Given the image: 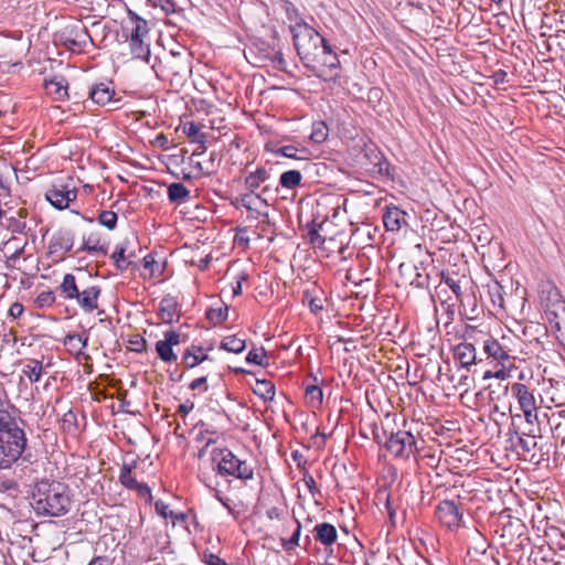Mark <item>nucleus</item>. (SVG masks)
<instances>
[{
  "label": "nucleus",
  "instance_id": "5fc2aeb1",
  "mask_svg": "<svg viewBox=\"0 0 565 565\" xmlns=\"http://www.w3.org/2000/svg\"><path fill=\"white\" fill-rule=\"evenodd\" d=\"M138 493L139 497L146 500V502L152 501L151 489L147 483L140 482L137 488L134 489Z\"/></svg>",
  "mask_w": 565,
  "mask_h": 565
},
{
  "label": "nucleus",
  "instance_id": "6e6552de",
  "mask_svg": "<svg viewBox=\"0 0 565 565\" xmlns=\"http://www.w3.org/2000/svg\"><path fill=\"white\" fill-rule=\"evenodd\" d=\"M480 335L487 337L481 330L473 326H467L463 332V342L454 348V358L459 362L461 367L469 369L477 364V352L472 341H478Z\"/></svg>",
  "mask_w": 565,
  "mask_h": 565
},
{
  "label": "nucleus",
  "instance_id": "4c0bfd02",
  "mask_svg": "<svg viewBox=\"0 0 565 565\" xmlns=\"http://www.w3.org/2000/svg\"><path fill=\"white\" fill-rule=\"evenodd\" d=\"M97 221L107 230L113 231L117 226L118 216L114 211H100Z\"/></svg>",
  "mask_w": 565,
  "mask_h": 565
},
{
  "label": "nucleus",
  "instance_id": "1a4fd4ad",
  "mask_svg": "<svg viewBox=\"0 0 565 565\" xmlns=\"http://www.w3.org/2000/svg\"><path fill=\"white\" fill-rule=\"evenodd\" d=\"M157 77L168 79L172 77H183L190 72V58L188 54H175L174 57H164L152 64Z\"/></svg>",
  "mask_w": 565,
  "mask_h": 565
},
{
  "label": "nucleus",
  "instance_id": "e2e57ef3",
  "mask_svg": "<svg viewBox=\"0 0 565 565\" xmlns=\"http://www.w3.org/2000/svg\"><path fill=\"white\" fill-rule=\"evenodd\" d=\"M239 202L246 210H253V204L255 203L254 193L249 192L243 194L239 199Z\"/></svg>",
  "mask_w": 565,
  "mask_h": 565
},
{
  "label": "nucleus",
  "instance_id": "a878e982",
  "mask_svg": "<svg viewBox=\"0 0 565 565\" xmlns=\"http://www.w3.org/2000/svg\"><path fill=\"white\" fill-rule=\"evenodd\" d=\"M45 89L47 94L52 95L56 100H64L67 94V82L64 77H54L45 81Z\"/></svg>",
  "mask_w": 565,
  "mask_h": 565
},
{
  "label": "nucleus",
  "instance_id": "603ef678",
  "mask_svg": "<svg viewBox=\"0 0 565 565\" xmlns=\"http://www.w3.org/2000/svg\"><path fill=\"white\" fill-rule=\"evenodd\" d=\"M156 512L162 516L163 519H168L169 516H174V512L169 509V505L164 503L162 500H158L154 503Z\"/></svg>",
  "mask_w": 565,
  "mask_h": 565
},
{
  "label": "nucleus",
  "instance_id": "bf43d9fd",
  "mask_svg": "<svg viewBox=\"0 0 565 565\" xmlns=\"http://www.w3.org/2000/svg\"><path fill=\"white\" fill-rule=\"evenodd\" d=\"M309 237H310V243L313 244L315 246H321L326 242V238L323 236H321V234L319 233V231L317 228H311L309 231Z\"/></svg>",
  "mask_w": 565,
  "mask_h": 565
},
{
  "label": "nucleus",
  "instance_id": "20e7f679",
  "mask_svg": "<svg viewBox=\"0 0 565 565\" xmlns=\"http://www.w3.org/2000/svg\"><path fill=\"white\" fill-rule=\"evenodd\" d=\"M541 303L551 331L565 343V300L559 290L547 286L542 290Z\"/></svg>",
  "mask_w": 565,
  "mask_h": 565
},
{
  "label": "nucleus",
  "instance_id": "4468645a",
  "mask_svg": "<svg viewBox=\"0 0 565 565\" xmlns=\"http://www.w3.org/2000/svg\"><path fill=\"white\" fill-rule=\"evenodd\" d=\"M46 200L57 210L66 209L77 198L76 189H68L67 185H53L45 193Z\"/></svg>",
  "mask_w": 565,
  "mask_h": 565
},
{
  "label": "nucleus",
  "instance_id": "cd10ccee",
  "mask_svg": "<svg viewBox=\"0 0 565 565\" xmlns=\"http://www.w3.org/2000/svg\"><path fill=\"white\" fill-rule=\"evenodd\" d=\"M168 199L171 203L182 204L190 199V191L182 183H171L168 186Z\"/></svg>",
  "mask_w": 565,
  "mask_h": 565
},
{
  "label": "nucleus",
  "instance_id": "4be33fe9",
  "mask_svg": "<svg viewBox=\"0 0 565 565\" xmlns=\"http://www.w3.org/2000/svg\"><path fill=\"white\" fill-rule=\"evenodd\" d=\"M22 375L28 377L31 383H36L41 380L44 365L41 360L26 358L21 361Z\"/></svg>",
  "mask_w": 565,
  "mask_h": 565
},
{
  "label": "nucleus",
  "instance_id": "79ce46f5",
  "mask_svg": "<svg viewBox=\"0 0 565 565\" xmlns=\"http://www.w3.org/2000/svg\"><path fill=\"white\" fill-rule=\"evenodd\" d=\"M55 302V294L52 290H45L38 295L34 305L39 309L53 306Z\"/></svg>",
  "mask_w": 565,
  "mask_h": 565
},
{
  "label": "nucleus",
  "instance_id": "bb28decb",
  "mask_svg": "<svg viewBox=\"0 0 565 565\" xmlns=\"http://www.w3.org/2000/svg\"><path fill=\"white\" fill-rule=\"evenodd\" d=\"M130 53L135 58H140L149 63L150 45L145 40L129 38Z\"/></svg>",
  "mask_w": 565,
  "mask_h": 565
},
{
  "label": "nucleus",
  "instance_id": "7ed1b4c3",
  "mask_svg": "<svg viewBox=\"0 0 565 565\" xmlns=\"http://www.w3.org/2000/svg\"><path fill=\"white\" fill-rule=\"evenodd\" d=\"M68 488L61 482L41 481L33 492V507L38 514L61 516L68 512Z\"/></svg>",
  "mask_w": 565,
  "mask_h": 565
},
{
  "label": "nucleus",
  "instance_id": "37998d69",
  "mask_svg": "<svg viewBox=\"0 0 565 565\" xmlns=\"http://www.w3.org/2000/svg\"><path fill=\"white\" fill-rule=\"evenodd\" d=\"M372 437L377 445H383L388 437L387 431L376 422L370 424Z\"/></svg>",
  "mask_w": 565,
  "mask_h": 565
},
{
  "label": "nucleus",
  "instance_id": "864d4df0",
  "mask_svg": "<svg viewBox=\"0 0 565 565\" xmlns=\"http://www.w3.org/2000/svg\"><path fill=\"white\" fill-rule=\"evenodd\" d=\"M189 388L191 391H201V392H206L209 390V386H207V377L206 376H200L195 380H193L190 384H189Z\"/></svg>",
  "mask_w": 565,
  "mask_h": 565
},
{
  "label": "nucleus",
  "instance_id": "a19ab883",
  "mask_svg": "<svg viewBox=\"0 0 565 565\" xmlns=\"http://www.w3.org/2000/svg\"><path fill=\"white\" fill-rule=\"evenodd\" d=\"M306 397L312 406H320L323 393L320 386L312 384L306 387Z\"/></svg>",
  "mask_w": 565,
  "mask_h": 565
},
{
  "label": "nucleus",
  "instance_id": "a211bd4d",
  "mask_svg": "<svg viewBox=\"0 0 565 565\" xmlns=\"http://www.w3.org/2000/svg\"><path fill=\"white\" fill-rule=\"evenodd\" d=\"M266 149L276 156H282L295 160H307L310 157V151L306 147H296L294 145L277 147L273 143H267Z\"/></svg>",
  "mask_w": 565,
  "mask_h": 565
},
{
  "label": "nucleus",
  "instance_id": "7c9ffc66",
  "mask_svg": "<svg viewBox=\"0 0 565 565\" xmlns=\"http://www.w3.org/2000/svg\"><path fill=\"white\" fill-rule=\"evenodd\" d=\"M302 174L298 170H288L281 173L279 185L285 189L292 190L301 184Z\"/></svg>",
  "mask_w": 565,
  "mask_h": 565
},
{
  "label": "nucleus",
  "instance_id": "6e6d98bb",
  "mask_svg": "<svg viewBox=\"0 0 565 565\" xmlns=\"http://www.w3.org/2000/svg\"><path fill=\"white\" fill-rule=\"evenodd\" d=\"M429 276L427 274L416 273V276L411 280V285L416 288H427Z\"/></svg>",
  "mask_w": 565,
  "mask_h": 565
},
{
  "label": "nucleus",
  "instance_id": "052dcab7",
  "mask_svg": "<svg viewBox=\"0 0 565 565\" xmlns=\"http://www.w3.org/2000/svg\"><path fill=\"white\" fill-rule=\"evenodd\" d=\"M303 482L312 495H315L316 492H319L317 484H316V480L310 473H308V472L303 473Z\"/></svg>",
  "mask_w": 565,
  "mask_h": 565
},
{
  "label": "nucleus",
  "instance_id": "423d86ee",
  "mask_svg": "<svg viewBox=\"0 0 565 565\" xmlns=\"http://www.w3.org/2000/svg\"><path fill=\"white\" fill-rule=\"evenodd\" d=\"M212 460L217 462L216 471L223 477L232 476L243 481L252 480L254 477V469L227 448L213 449Z\"/></svg>",
  "mask_w": 565,
  "mask_h": 565
},
{
  "label": "nucleus",
  "instance_id": "393cba45",
  "mask_svg": "<svg viewBox=\"0 0 565 565\" xmlns=\"http://www.w3.org/2000/svg\"><path fill=\"white\" fill-rule=\"evenodd\" d=\"M269 178V171L264 167H260L245 177L244 185L249 192L254 193L260 184L265 183Z\"/></svg>",
  "mask_w": 565,
  "mask_h": 565
},
{
  "label": "nucleus",
  "instance_id": "f257e3e1",
  "mask_svg": "<svg viewBox=\"0 0 565 565\" xmlns=\"http://www.w3.org/2000/svg\"><path fill=\"white\" fill-rule=\"evenodd\" d=\"M287 14L290 21L295 20L289 30L302 65L323 81L335 78L340 61L333 47L313 26L298 18L296 9L291 12L288 9Z\"/></svg>",
  "mask_w": 565,
  "mask_h": 565
},
{
  "label": "nucleus",
  "instance_id": "b1692460",
  "mask_svg": "<svg viewBox=\"0 0 565 565\" xmlns=\"http://www.w3.org/2000/svg\"><path fill=\"white\" fill-rule=\"evenodd\" d=\"M319 294H322V290L315 284L303 290V301L308 302L310 311L315 315L323 310V298Z\"/></svg>",
  "mask_w": 565,
  "mask_h": 565
},
{
  "label": "nucleus",
  "instance_id": "9b49d317",
  "mask_svg": "<svg viewBox=\"0 0 565 565\" xmlns=\"http://www.w3.org/2000/svg\"><path fill=\"white\" fill-rule=\"evenodd\" d=\"M483 352L497 362V365H513L512 350L493 337L483 339Z\"/></svg>",
  "mask_w": 565,
  "mask_h": 565
},
{
  "label": "nucleus",
  "instance_id": "c9c22d12",
  "mask_svg": "<svg viewBox=\"0 0 565 565\" xmlns=\"http://www.w3.org/2000/svg\"><path fill=\"white\" fill-rule=\"evenodd\" d=\"M18 241L19 239L17 237H11L4 245L7 248L12 249V254L7 257V268L10 267L9 262H15L24 253L26 242L22 245H19Z\"/></svg>",
  "mask_w": 565,
  "mask_h": 565
},
{
  "label": "nucleus",
  "instance_id": "2f4dec72",
  "mask_svg": "<svg viewBox=\"0 0 565 565\" xmlns=\"http://www.w3.org/2000/svg\"><path fill=\"white\" fill-rule=\"evenodd\" d=\"M245 348V340L237 338L236 335L226 337L221 342V349L233 353H241Z\"/></svg>",
  "mask_w": 565,
  "mask_h": 565
},
{
  "label": "nucleus",
  "instance_id": "ddd939ff",
  "mask_svg": "<svg viewBox=\"0 0 565 565\" xmlns=\"http://www.w3.org/2000/svg\"><path fill=\"white\" fill-rule=\"evenodd\" d=\"M75 234L72 230L60 228L51 237L49 242V254H60L61 257L70 252L74 246Z\"/></svg>",
  "mask_w": 565,
  "mask_h": 565
},
{
  "label": "nucleus",
  "instance_id": "680f3d73",
  "mask_svg": "<svg viewBox=\"0 0 565 565\" xmlns=\"http://www.w3.org/2000/svg\"><path fill=\"white\" fill-rule=\"evenodd\" d=\"M248 275L245 273H241L236 277V284L233 286V296H239L242 294V285L245 280H247Z\"/></svg>",
  "mask_w": 565,
  "mask_h": 565
},
{
  "label": "nucleus",
  "instance_id": "9d476101",
  "mask_svg": "<svg viewBox=\"0 0 565 565\" xmlns=\"http://www.w3.org/2000/svg\"><path fill=\"white\" fill-rule=\"evenodd\" d=\"M436 515L439 522L450 530L459 527L462 523L460 507L452 500L440 501L436 508Z\"/></svg>",
  "mask_w": 565,
  "mask_h": 565
},
{
  "label": "nucleus",
  "instance_id": "774afa93",
  "mask_svg": "<svg viewBox=\"0 0 565 565\" xmlns=\"http://www.w3.org/2000/svg\"><path fill=\"white\" fill-rule=\"evenodd\" d=\"M266 514H267V518L270 520H275V519L279 520V519H281L284 511L277 507H273L267 510Z\"/></svg>",
  "mask_w": 565,
  "mask_h": 565
},
{
  "label": "nucleus",
  "instance_id": "69168bd1",
  "mask_svg": "<svg viewBox=\"0 0 565 565\" xmlns=\"http://www.w3.org/2000/svg\"><path fill=\"white\" fill-rule=\"evenodd\" d=\"M526 423L533 424L537 419L536 408L522 409Z\"/></svg>",
  "mask_w": 565,
  "mask_h": 565
},
{
  "label": "nucleus",
  "instance_id": "a18cd8bd",
  "mask_svg": "<svg viewBox=\"0 0 565 565\" xmlns=\"http://www.w3.org/2000/svg\"><path fill=\"white\" fill-rule=\"evenodd\" d=\"M443 281L451 289L455 294L457 300L462 301V290H461V280L455 279L450 276H445L441 274Z\"/></svg>",
  "mask_w": 565,
  "mask_h": 565
},
{
  "label": "nucleus",
  "instance_id": "c756f323",
  "mask_svg": "<svg viewBox=\"0 0 565 565\" xmlns=\"http://www.w3.org/2000/svg\"><path fill=\"white\" fill-rule=\"evenodd\" d=\"M60 290L62 291L64 298L67 300H74L75 297H78L79 289L73 274L64 275L63 281L60 285Z\"/></svg>",
  "mask_w": 565,
  "mask_h": 565
},
{
  "label": "nucleus",
  "instance_id": "72a5a7b5",
  "mask_svg": "<svg viewBox=\"0 0 565 565\" xmlns=\"http://www.w3.org/2000/svg\"><path fill=\"white\" fill-rule=\"evenodd\" d=\"M487 288L492 305L503 308V287L498 281H492L487 285Z\"/></svg>",
  "mask_w": 565,
  "mask_h": 565
},
{
  "label": "nucleus",
  "instance_id": "f03ea898",
  "mask_svg": "<svg viewBox=\"0 0 565 565\" xmlns=\"http://www.w3.org/2000/svg\"><path fill=\"white\" fill-rule=\"evenodd\" d=\"M24 422L14 406L0 407V470L10 469L26 448Z\"/></svg>",
  "mask_w": 565,
  "mask_h": 565
},
{
  "label": "nucleus",
  "instance_id": "8fccbe9b",
  "mask_svg": "<svg viewBox=\"0 0 565 565\" xmlns=\"http://www.w3.org/2000/svg\"><path fill=\"white\" fill-rule=\"evenodd\" d=\"M154 7H160L167 14L175 11L173 0H149Z\"/></svg>",
  "mask_w": 565,
  "mask_h": 565
},
{
  "label": "nucleus",
  "instance_id": "5701e85b",
  "mask_svg": "<svg viewBox=\"0 0 565 565\" xmlns=\"http://www.w3.org/2000/svg\"><path fill=\"white\" fill-rule=\"evenodd\" d=\"M207 360L210 356L203 353V348L194 344L188 348L182 355V363L186 369H193Z\"/></svg>",
  "mask_w": 565,
  "mask_h": 565
},
{
  "label": "nucleus",
  "instance_id": "3c124183",
  "mask_svg": "<svg viewBox=\"0 0 565 565\" xmlns=\"http://www.w3.org/2000/svg\"><path fill=\"white\" fill-rule=\"evenodd\" d=\"M79 252H87L89 254L102 253L103 255L107 254L106 248H104L103 246L90 245L89 241H85V239L83 242V245L76 250V253H79Z\"/></svg>",
  "mask_w": 565,
  "mask_h": 565
},
{
  "label": "nucleus",
  "instance_id": "473e14b6",
  "mask_svg": "<svg viewBox=\"0 0 565 565\" xmlns=\"http://www.w3.org/2000/svg\"><path fill=\"white\" fill-rule=\"evenodd\" d=\"M329 136V128L324 121H315L310 134V140L315 143H322Z\"/></svg>",
  "mask_w": 565,
  "mask_h": 565
},
{
  "label": "nucleus",
  "instance_id": "09e8293b",
  "mask_svg": "<svg viewBox=\"0 0 565 565\" xmlns=\"http://www.w3.org/2000/svg\"><path fill=\"white\" fill-rule=\"evenodd\" d=\"M203 562L206 565H228L225 559L212 552H204Z\"/></svg>",
  "mask_w": 565,
  "mask_h": 565
},
{
  "label": "nucleus",
  "instance_id": "338daca9",
  "mask_svg": "<svg viewBox=\"0 0 565 565\" xmlns=\"http://www.w3.org/2000/svg\"><path fill=\"white\" fill-rule=\"evenodd\" d=\"M200 131V128L194 122H188L185 126H184V134L188 136V137H194L199 134Z\"/></svg>",
  "mask_w": 565,
  "mask_h": 565
},
{
  "label": "nucleus",
  "instance_id": "c85d7f7f",
  "mask_svg": "<svg viewBox=\"0 0 565 565\" xmlns=\"http://www.w3.org/2000/svg\"><path fill=\"white\" fill-rule=\"evenodd\" d=\"M253 392L264 402L273 401L276 393L275 385L268 380H256Z\"/></svg>",
  "mask_w": 565,
  "mask_h": 565
},
{
  "label": "nucleus",
  "instance_id": "f3484780",
  "mask_svg": "<svg viewBox=\"0 0 565 565\" xmlns=\"http://www.w3.org/2000/svg\"><path fill=\"white\" fill-rule=\"evenodd\" d=\"M406 212L397 206H386L383 213V223L387 231L397 232L406 224Z\"/></svg>",
  "mask_w": 565,
  "mask_h": 565
},
{
  "label": "nucleus",
  "instance_id": "e433bc0d",
  "mask_svg": "<svg viewBox=\"0 0 565 565\" xmlns=\"http://www.w3.org/2000/svg\"><path fill=\"white\" fill-rule=\"evenodd\" d=\"M119 481L125 488L129 490H134L140 483L131 477V466L128 463L122 465L119 473Z\"/></svg>",
  "mask_w": 565,
  "mask_h": 565
},
{
  "label": "nucleus",
  "instance_id": "412c9836",
  "mask_svg": "<svg viewBox=\"0 0 565 565\" xmlns=\"http://www.w3.org/2000/svg\"><path fill=\"white\" fill-rule=\"evenodd\" d=\"M315 539L323 546H331L337 542L338 532L333 524L331 523H319L313 529Z\"/></svg>",
  "mask_w": 565,
  "mask_h": 565
},
{
  "label": "nucleus",
  "instance_id": "6ab92c4d",
  "mask_svg": "<svg viewBox=\"0 0 565 565\" xmlns=\"http://www.w3.org/2000/svg\"><path fill=\"white\" fill-rule=\"evenodd\" d=\"M158 315L163 323L170 324L174 321V318H179L178 302L174 297L166 296L159 303Z\"/></svg>",
  "mask_w": 565,
  "mask_h": 565
},
{
  "label": "nucleus",
  "instance_id": "c03bdc74",
  "mask_svg": "<svg viewBox=\"0 0 565 565\" xmlns=\"http://www.w3.org/2000/svg\"><path fill=\"white\" fill-rule=\"evenodd\" d=\"M267 358L266 351L264 348L253 349L248 352L246 356V361L248 363H254L257 365H266L265 360Z\"/></svg>",
  "mask_w": 565,
  "mask_h": 565
},
{
  "label": "nucleus",
  "instance_id": "aec40b11",
  "mask_svg": "<svg viewBox=\"0 0 565 565\" xmlns=\"http://www.w3.org/2000/svg\"><path fill=\"white\" fill-rule=\"evenodd\" d=\"M511 392L518 399L521 409L537 408L534 394L525 384L514 383L511 387Z\"/></svg>",
  "mask_w": 565,
  "mask_h": 565
},
{
  "label": "nucleus",
  "instance_id": "4d7b16f0",
  "mask_svg": "<svg viewBox=\"0 0 565 565\" xmlns=\"http://www.w3.org/2000/svg\"><path fill=\"white\" fill-rule=\"evenodd\" d=\"M126 250H127V242H124L119 245L116 246L114 253L111 254V259H114V262H119V260H122V258L126 257Z\"/></svg>",
  "mask_w": 565,
  "mask_h": 565
},
{
  "label": "nucleus",
  "instance_id": "58836bf2",
  "mask_svg": "<svg viewBox=\"0 0 565 565\" xmlns=\"http://www.w3.org/2000/svg\"><path fill=\"white\" fill-rule=\"evenodd\" d=\"M296 529L290 539H281V546L285 551L290 552L296 546L299 545L300 534H301V523L296 519Z\"/></svg>",
  "mask_w": 565,
  "mask_h": 565
},
{
  "label": "nucleus",
  "instance_id": "dca6fc26",
  "mask_svg": "<svg viewBox=\"0 0 565 565\" xmlns=\"http://www.w3.org/2000/svg\"><path fill=\"white\" fill-rule=\"evenodd\" d=\"M100 292L99 286H90L79 291L78 297H75L74 300L85 312H93L98 307Z\"/></svg>",
  "mask_w": 565,
  "mask_h": 565
},
{
  "label": "nucleus",
  "instance_id": "0eeeda50",
  "mask_svg": "<svg viewBox=\"0 0 565 565\" xmlns=\"http://www.w3.org/2000/svg\"><path fill=\"white\" fill-rule=\"evenodd\" d=\"M383 446L394 458L403 460H408L418 451L415 436L404 429L390 433Z\"/></svg>",
  "mask_w": 565,
  "mask_h": 565
},
{
  "label": "nucleus",
  "instance_id": "49530a36",
  "mask_svg": "<svg viewBox=\"0 0 565 565\" xmlns=\"http://www.w3.org/2000/svg\"><path fill=\"white\" fill-rule=\"evenodd\" d=\"M149 33L148 21L145 19L138 23H135L129 38H138L143 40Z\"/></svg>",
  "mask_w": 565,
  "mask_h": 565
},
{
  "label": "nucleus",
  "instance_id": "f704fd0d",
  "mask_svg": "<svg viewBox=\"0 0 565 565\" xmlns=\"http://www.w3.org/2000/svg\"><path fill=\"white\" fill-rule=\"evenodd\" d=\"M19 214L20 218H17L14 216L7 217L4 226L12 233L23 234L25 233L26 228V223L22 220L25 216V211L20 210Z\"/></svg>",
  "mask_w": 565,
  "mask_h": 565
},
{
  "label": "nucleus",
  "instance_id": "f8f14e48",
  "mask_svg": "<svg viewBox=\"0 0 565 565\" xmlns=\"http://www.w3.org/2000/svg\"><path fill=\"white\" fill-rule=\"evenodd\" d=\"M164 339L156 343V352L161 361L166 363L175 362L178 356L173 352V347L180 344L181 335L174 330H168L164 332Z\"/></svg>",
  "mask_w": 565,
  "mask_h": 565
},
{
  "label": "nucleus",
  "instance_id": "13d9d810",
  "mask_svg": "<svg viewBox=\"0 0 565 565\" xmlns=\"http://www.w3.org/2000/svg\"><path fill=\"white\" fill-rule=\"evenodd\" d=\"M385 509L387 511V514H388V519H390V523L392 526H395V515H396V511L395 509L393 508L392 505V502H391V494L390 493H386V498H385Z\"/></svg>",
  "mask_w": 565,
  "mask_h": 565
},
{
  "label": "nucleus",
  "instance_id": "0e129e2a",
  "mask_svg": "<svg viewBox=\"0 0 565 565\" xmlns=\"http://www.w3.org/2000/svg\"><path fill=\"white\" fill-rule=\"evenodd\" d=\"M23 311H24L23 305L20 302H14L9 308V315L14 319L20 318L22 316Z\"/></svg>",
  "mask_w": 565,
  "mask_h": 565
},
{
  "label": "nucleus",
  "instance_id": "2eb2a0df",
  "mask_svg": "<svg viewBox=\"0 0 565 565\" xmlns=\"http://www.w3.org/2000/svg\"><path fill=\"white\" fill-rule=\"evenodd\" d=\"M90 99L100 106H110V109H116V104L118 100L114 99V89L110 88L109 84L98 83L90 87L89 89Z\"/></svg>",
  "mask_w": 565,
  "mask_h": 565
},
{
  "label": "nucleus",
  "instance_id": "ea45409f",
  "mask_svg": "<svg viewBox=\"0 0 565 565\" xmlns=\"http://www.w3.org/2000/svg\"><path fill=\"white\" fill-rule=\"evenodd\" d=\"M228 307L223 306L218 308H211L206 312V318L213 323L218 324L227 319Z\"/></svg>",
  "mask_w": 565,
  "mask_h": 565
},
{
  "label": "nucleus",
  "instance_id": "de8ad7c7",
  "mask_svg": "<svg viewBox=\"0 0 565 565\" xmlns=\"http://www.w3.org/2000/svg\"><path fill=\"white\" fill-rule=\"evenodd\" d=\"M513 434L518 436V446L522 449L523 452L529 454L535 448L536 443L532 439H525L522 436H519L515 427H513Z\"/></svg>",
  "mask_w": 565,
  "mask_h": 565
},
{
  "label": "nucleus",
  "instance_id": "39448f33",
  "mask_svg": "<svg viewBox=\"0 0 565 565\" xmlns=\"http://www.w3.org/2000/svg\"><path fill=\"white\" fill-rule=\"evenodd\" d=\"M351 153L355 164L370 174L388 175L390 162L372 141L360 140L355 143Z\"/></svg>",
  "mask_w": 565,
  "mask_h": 565
}]
</instances>
